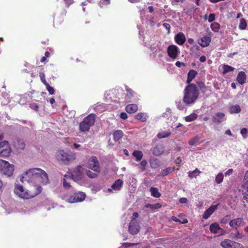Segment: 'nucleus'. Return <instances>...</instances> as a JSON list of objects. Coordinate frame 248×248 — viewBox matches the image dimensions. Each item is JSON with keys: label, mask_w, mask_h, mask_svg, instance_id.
I'll use <instances>...</instances> for the list:
<instances>
[{"label": "nucleus", "mask_w": 248, "mask_h": 248, "mask_svg": "<svg viewBox=\"0 0 248 248\" xmlns=\"http://www.w3.org/2000/svg\"><path fill=\"white\" fill-rule=\"evenodd\" d=\"M22 181L28 182L38 180L42 185H46L49 183L47 173L44 170L37 168L29 169L22 176Z\"/></svg>", "instance_id": "obj_1"}, {"label": "nucleus", "mask_w": 248, "mask_h": 248, "mask_svg": "<svg viewBox=\"0 0 248 248\" xmlns=\"http://www.w3.org/2000/svg\"><path fill=\"white\" fill-rule=\"evenodd\" d=\"M170 135V132L162 131L158 133L157 137L158 139H162L168 137Z\"/></svg>", "instance_id": "obj_37"}, {"label": "nucleus", "mask_w": 248, "mask_h": 248, "mask_svg": "<svg viewBox=\"0 0 248 248\" xmlns=\"http://www.w3.org/2000/svg\"><path fill=\"white\" fill-rule=\"evenodd\" d=\"M241 110V108L238 105L232 106L229 108V112L231 114L239 113Z\"/></svg>", "instance_id": "obj_29"}, {"label": "nucleus", "mask_w": 248, "mask_h": 248, "mask_svg": "<svg viewBox=\"0 0 248 248\" xmlns=\"http://www.w3.org/2000/svg\"><path fill=\"white\" fill-rule=\"evenodd\" d=\"M175 65L178 67H181L182 66H185L186 64L184 62L177 61L175 63Z\"/></svg>", "instance_id": "obj_55"}, {"label": "nucleus", "mask_w": 248, "mask_h": 248, "mask_svg": "<svg viewBox=\"0 0 248 248\" xmlns=\"http://www.w3.org/2000/svg\"><path fill=\"white\" fill-rule=\"evenodd\" d=\"M87 166L94 171L99 172L100 171L98 160L95 156H92L88 159Z\"/></svg>", "instance_id": "obj_7"}, {"label": "nucleus", "mask_w": 248, "mask_h": 248, "mask_svg": "<svg viewBox=\"0 0 248 248\" xmlns=\"http://www.w3.org/2000/svg\"><path fill=\"white\" fill-rule=\"evenodd\" d=\"M56 158L57 161L65 165H68L71 161L75 160L76 155L69 150L61 149L56 152Z\"/></svg>", "instance_id": "obj_4"}, {"label": "nucleus", "mask_w": 248, "mask_h": 248, "mask_svg": "<svg viewBox=\"0 0 248 248\" xmlns=\"http://www.w3.org/2000/svg\"><path fill=\"white\" fill-rule=\"evenodd\" d=\"M198 72L194 70H190L187 74L186 83L188 84H191L190 82L195 78Z\"/></svg>", "instance_id": "obj_21"}, {"label": "nucleus", "mask_w": 248, "mask_h": 248, "mask_svg": "<svg viewBox=\"0 0 248 248\" xmlns=\"http://www.w3.org/2000/svg\"><path fill=\"white\" fill-rule=\"evenodd\" d=\"M30 108L32 109H33L36 111H38V108H39V106L38 105L36 104V103H31L30 105Z\"/></svg>", "instance_id": "obj_49"}, {"label": "nucleus", "mask_w": 248, "mask_h": 248, "mask_svg": "<svg viewBox=\"0 0 248 248\" xmlns=\"http://www.w3.org/2000/svg\"><path fill=\"white\" fill-rule=\"evenodd\" d=\"M82 170L81 166L78 165L73 171L72 176L78 180L81 179L82 175Z\"/></svg>", "instance_id": "obj_12"}, {"label": "nucleus", "mask_w": 248, "mask_h": 248, "mask_svg": "<svg viewBox=\"0 0 248 248\" xmlns=\"http://www.w3.org/2000/svg\"><path fill=\"white\" fill-rule=\"evenodd\" d=\"M182 160L180 157H178L175 159L174 161L175 163L178 165V167L177 168V170H179V167L180 166V164L182 162Z\"/></svg>", "instance_id": "obj_52"}, {"label": "nucleus", "mask_w": 248, "mask_h": 248, "mask_svg": "<svg viewBox=\"0 0 248 248\" xmlns=\"http://www.w3.org/2000/svg\"><path fill=\"white\" fill-rule=\"evenodd\" d=\"M96 115L94 114H90L86 116L79 124V129L81 131H88L95 122Z\"/></svg>", "instance_id": "obj_5"}, {"label": "nucleus", "mask_w": 248, "mask_h": 248, "mask_svg": "<svg viewBox=\"0 0 248 248\" xmlns=\"http://www.w3.org/2000/svg\"><path fill=\"white\" fill-rule=\"evenodd\" d=\"M222 68L223 69L222 73L223 75L234 70V67L225 64L222 65Z\"/></svg>", "instance_id": "obj_28"}, {"label": "nucleus", "mask_w": 248, "mask_h": 248, "mask_svg": "<svg viewBox=\"0 0 248 248\" xmlns=\"http://www.w3.org/2000/svg\"><path fill=\"white\" fill-rule=\"evenodd\" d=\"M139 216V214L137 212H134L132 215V218L131 220H136V218H137Z\"/></svg>", "instance_id": "obj_61"}, {"label": "nucleus", "mask_w": 248, "mask_h": 248, "mask_svg": "<svg viewBox=\"0 0 248 248\" xmlns=\"http://www.w3.org/2000/svg\"><path fill=\"white\" fill-rule=\"evenodd\" d=\"M240 133L243 136L246 135L248 133V129L243 128L241 130Z\"/></svg>", "instance_id": "obj_57"}, {"label": "nucleus", "mask_w": 248, "mask_h": 248, "mask_svg": "<svg viewBox=\"0 0 248 248\" xmlns=\"http://www.w3.org/2000/svg\"><path fill=\"white\" fill-rule=\"evenodd\" d=\"M225 117V114L222 112H217L213 117V121L215 123H221Z\"/></svg>", "instance_id": "obj_18"}, {"label": "nucleus", "mask_w": 248, "mask_h": 248, "mask_svg": "<svg viewBox=\"0 0 248 248\" xmlns=\"http://www.w3.org/2000/svg\"><path fill=\"white\" fill-rule=\"evenodd\" d=\"M136 119L140 120L141 122H145L146 120V118L144 115V114L141 112L138 113L135 116Z\"/></svg>", "instance_id": "obj_38"}, {"label": "nucleus", "mask_w": 248, "mask_h": 248, "mask_svg": "<svg viewBox=\"0 0 248 248\" xmlns=\"http://www.w3.org/2000/svg\"><path fill=\"white\" fill-rule=\"evenodd\" d=\"M42 190V187L39 185H34L31 186L29 189H25L22 185L16 184L14 192L20 198L29 199L40 193Z\"/></svg>", "instance_id": "obj_2"}, {"label": "nucleus", "mask_w": 248, "mask_h": 248, "mask_svg": "<svg viewBox=\"0 0 248 248\" xmlns=\"http://www.w3.org/2000/svg\"><path fill=\"white\" fill-rule=\"evenodd\" d=\"M236 80L240 84H244L246 82L247 80L245 73L243 71L239 72L237 76Z\"/></svg>", "instance_id": "obj_19"}, {"label": "nucleus", "mask_w": 248, "mask_h": 248, "mask_svg": "<svg viewBox=\"0 0 248 248\" xmlns=\"http://www.w3.org/2000/svg\"><path fill=\"white\" fill-rule=\"evenodd\" d=\"M179 48L175 45H170L167 49L169 56L172 59H175L179 53Z\"/></svg>", "instance_id": "obj_10"}, {"label": "nucleus", "mask_w": 248, "mask_h": 248, "mask_svg": "<svg viewBox=\"0 0 248 248\" xmlns=\"http://www.w3.org/2000/svg\"><path fill=\"white\" fill-rule=\"evenodd\" d=\"M198 117L197 114L195 113H192L187 116L185 118V120L186 122H190L196 120Z\"/></svg>", "instance_id": "obj_32"}, {"label": "nucleus", "mask_w": 248, "mask_h": 248, "mask_svg": "<svg viewBox=\"0 0 248 248\" xmlns=\"http://www.w3.org/2000/svg\"><path fill=\"white\" fill-rule=\"evenodd\" d=\"M201 173V171L196 168L193 171H189L188 172V177L192 179L193 178H196V177L199 175Z\"/></svg>", "instance_id": "obj_30"}, {"label": "nucleus", "mask_w": 248, "mask_h": 248, "mask_svg": "<svg viewBox=\"0 0 248 248\" xmlns=\"http://www.w3.org/2000/svg\"><path fill=\"white\" fill-rule=\"evenodd\" d=\"M147 164V162L146 160L143 159L141 161V162L140 163V169L141 171H144L145 170H146L145 167H146Z\"/></svg>", "instance_id": "obj_43"}, {"label": "nucleus", "mask_w": 248, "mask_h": 248, "mask_svg": "<svg viewBox=\"0 0 248 248\" xmlns=\"http://www.w3.org/2000/svg\"><path fill=\"white\" fill-rule=\"evenodd\" d=\"M157 164L156 162H152L151 163V167L152 168H155L156 167Z\"/></svg>", "instance_id": "obj_64"}, {"label": "nucleus", "mask_w": 248, "mask_h": 248, "mask_svg": "<svg viewBox=\"0 0 248 248\" xmlns=\"http://www.w3.org/2000/svg\"><path fill=\"white\" fill-rule=\"evenodd\" d=\"M45 85L46 86V88L50 94H54L55 90L52 87L50 86L48 83Z\"/></svg>", "instance_id": "obj_44"}, {"label": "nucleus", "mask_w": 248, "mask_h": 248, "mask_svg": "<svg viewBox=\"0 0 248 248\" xmlns=\"http://www.w3.org/2000/svg\"><path fill=\"white\" fill-rule=\"evenodd\" d=\"M39 77L40 78V79L41 81L43 83L44 85H46L47 83L46 82V79H45V75L43 72H40L39 73Z\"/></svg>", "instance_id": "obj_46"}, {"label": "nucleus", "mask_w": 248, "mask_h": 248, "mask_svg": "<svg viewBox=\"0 0 248 248\" xmlns=\"http://www.w3.org/2000/svg\"><path fill=\"white\" fill-rule=\"evenodd\" d=\"M128 230L129 232L132 234H136L139 232L140 226L137 220H131L129 224Z\"/></svg>", "instance_id": "obj_9"}, {"label": "nucleus", "mask_w": 248, "mask_h": 248, "mask_svg": "<svg viewBox=\"0 0 248 248\" xmlns=\"http://www.w3.org/2000/svg\"><path fill=\"white\" fill-rule=\"evenodd\" d=\"M221 228L220 227L218 224L214 223L210 226V231L211 232L214 233H218L219 231L221 230Z\"/></svg>", "instance_id": "obj_24"}, {"label": "nucleus", "mask_w": 248, "mask_h": 248, "mask_svg": "<svg viewBox=\"0 0 248 248\" xmlns=\"http://www.w3.org/2000/svg\"><path fill=\"white\" fill-rule=\"evenodd\" d=\"M233 171V169H230L227 171L225 172V176L230 175L232 173Z\"/></svg>", "instance_id": "obj_60"}, {"label": "nucleus", "mask_w": 248, "mask_h": 248, "mask_svg": "<svg viewBox=\"0 0 248 248\" xmlns=\"http://www.w3.org/2000/svg\"><path fill=\"white\" fill-rule=\"evenodd\" d=\"M120 117L124 120H125L127 118V115L125 112H122L120 114Z\"/></svg>", "instance_id": "obj_58"}, {"label": "nucleus", "mask_w": 248, "mask_h": 248, "mask_svg": "<svg viewBox=\"0 0 248 248\" xmlns=\"http://www.w3.org/2000/svg\"><path fill=\"white\" fill-rule=\"evenodd\" d=\"M215 19V15L214 14H210L209 15L208 20L209 22H212Z\"/></svg>", "instance_id": "obj_53"}, {"label": "nucleus", "mask_w": 248, "mask_h": 248, "mask_svg": "<svg viewBox=\"0 0 248 248\" xmlns=\"http://www.w3.org/2000/svg\"><path fill=\"white\" fill-rule=\"evenodd\" d=\"M150 191L151 193V195L155 198H159L161 196L160 193L159 192L158 190L156 187H152Z\"/></svg>", "instance_id": "obj_31"}, {"label": "nucleus", "mask_w": 248, "mask_h": 248, "mask_svg": "<svg viewBox=\"0 0 248 248\" xmlns=\"http://www.w3.org/2000/svg\"><path fill=\"white\" fill-rule=\"evenodd\" d=\"M132 155L135 157L136 161H140L143 157L142 152L139 150H135L133 152Z\"/></svg>", "instance_id": "obj_27"}, {"label": "nucleus", "mask_w": 248, "mask_h": 248, "mask_svg": "<svg viewBox=\"0 0 248 248\" xmlns=\"http://www.w3.org/2000/svg\"><path fill=\"white\" fill-rule=\"evenodd\" d=\"M232 248H244V247L242 244L233 241V244L232 245Z\"/></svg>", "instance_id": "obj_47"}, {"label": "nucleus", "mask_w": 248, "mask_h": 248, "mask_svg": "<svg viewBox=\"0 0 248 248\" xmlns=\"http://www.w3.org/2000/svg\"><path fill=\"white\" fill-rule=\"evenodd\" d=\"M198 85L202 93H205L206 90V86L205 84L203 82H199L198 83Z\"/></svg>", "instance_id": "obj_41"}, {"label": "nucleus", "mask_w": 248, "mask_h": 248, "mask_svg": "<svg viewBox=\"0 0 248 248\" xmlns=\"http://www.w3.org/2000/svg\"><path fill=\"white\" fill-rule=\"evenodd\" d=\"M198 141H199V138L197 137H195L194 138L191 139L188 142V143L190 145L192 146V145H195Z\"/></svg>", "instance_id": "obj_48"}, {"label": "nucleus", "mask_w": 248, "mask_h": 248, "mask_svg": "<svg viewBox=\"0 0 248 248\" xmlns=\"http://www.w3.org/2000/svg\"><path fill=\"white\" fill-rule=\"evenodd\" d=\"M138 106L134 104H129L125 107V110L128 113H134L138 110Z\"/></svg>", "instance_id": "obj_22"}, {"label": "nucleus", "mask_w": 248, "mask_h": 248, "mask_svg": "<svg viewBox=\"0 0 248 248\" xmlns=\"http://www.w3.org/2000/svg\"><path fill=\"white\" fill-rule=\"evenodd\" d=\"M162 206L160 203H157L154 204H147L145 205L147 208H149L152 210H155L161 208Z\"/></svg>", "instance_id": "obj_35"}, {"label": "nucleus", "mask_w": 248, "mask_h": 248, "mask_svg": "<svg viewBox=\"0 0 248 248\" xmlns=\"http://www.w3.org/2000/svg\"><path fill=\"white\" fill-rule=\"evenodd\" d=\"M211 41V38L210 36H205L199 39L198 43L202 47H204L208 46Z\"/></svg>", "instance_id": "obj_14"}, {"label": "nucleus", "mask_w": 248, "mask_h": 248, "mask_svg": "<svg viewBox=\"0 0 248 248\" xmlns=\"http://www.w3.org/2000/svg\"><path fill=\"white\" fill-rule=\"evenodd\" d=\"M211 28L214 31H217L220 28V25L218 23L214 22L211 25Z\"/></svg>", "instance_id": "obj_42"}, {"label": "nucleus", "mask_w": 248, "mask_h": 248, "mask_svg": "<svg viewBox=\"0 0 248 248\" xmlns=\"http://www.w3.org/2000/svg\"><path fill=\"white\" fill-rule=\"evenodd\" d=\"M10 145L7 140L0 142V155L3 157L9 156L11 152Z\"/></svg>", "instance_id": "obj_6"}, {"label": "nucleus", "mask_w": 248, "mask_h": 248, "mask_svg": "<svg viewBox=\"0 0 248 248\" xmlns=\"http://www.w3.org/2000/svg\"><path fill=\"white\" fill-rule=\"evenodd\" d=\"M177 108L179 110H183L184 109L185 107H184V105L183 104V103L180 101L178 102V103L177 104Z\"/></svg>", "instance_id": "obj_56"}, {"label": "nucleus", "mask_w": 248, "mask_h": 248, "mask_svg": "<svg viewBox=\"0 0 248 248\" xmlns=\"http://www.w3.org/2000/svg\"><path fill=\"white\" fill-rule=\"evenodd\" d=\"M175 42L179 45H183L186 41V38L185 34L182 32L177 33L174 37Z\"/></svg>", "instance_id": "obj_16"}, {"label": "nucleus", "mask_w": 248, "mask_h": 248, "mask_svg": "<svg viewBox=\"0 0 248 248\" xmlns=\"http://www.w3.org/2000/svg\"><path fill=\"white\" fill-rule=\"evenodd\" d=\"M153 155L159 156L162 155L164 151V147L162 144H157L152 149Z\"/></svg>", "instance_id": "obj_15"}, {"label": "nucleus", "mask_w": 248, "mask_h": 248, "mask_svg": "<svg viewBox=\"0 0 248 248\" xmlns=\"http://www.w3.org/2000/svg\"><path fill=\"white\" fill-rule=\"evenodd\" d=\"M67 6L73 3V0H64Z\"/></svg>", "instance_id": "obj_62"}, {"label": "nucleus", "mask_w": 248, "mask_h": 248, "mask_svg": "<svg viewBox=\"0 0 248 248\" xmlns=\"http://www.w3.org/2000/svg\"><path fill=\"white\" fill-rule=\"evenodd\" d=\"M123 185V181L120 179L115 181V182L112 185L111 187L113 189L115 190H119L121 189Z\"/></svg>", "instance_id": "obj_23"}, {"label": "nucleus", "mask_w": 248, "mask_h": 248, "mask_svg": "<svg viewBox=\"0 0 248 248\" xmlns=\"http://www.w3.org/2000/svg\"><path fill=\"white\" fill-rule=\"evenodd\" d=\"M86 174L89 177L91 178H96L97 176L96 173L93 172L89 170L86 171Z\"/></svg>", "instance_id": "obj_45"}, {"label": "nucleus", "mask_w": 248, "mask_h": 248, "mask_svg": "<svg viewBox=\"0 0 248 248\" xmlns=\"http://www.w3.org/2000/svg\"><path fill=\"white\" fill-rule=\"evenodd\" d=\"M175 170L174 167H168L164 169L162 172V176H165L172 172Z\"/></svg>", "instance_id": "obj_33"}, {"label": "nucleus", "mask_w": 248, "mask_h": 248, "mask_svg": "<svg viewBox=\"0 0 248 248\" xmlns=\"http://www.w3.org/2000/svg\"><path fill=\"white\" fill-rule=\"evenodd\" d=\"M243 221V219L242 217L237 218L233 220H232L229 222L230 226L232 228L236 229L238 226L241 225Z\"/></svg>", "instance_id": "obj_20"}, {"label": "nucleus", "mask_w": 248, "mask_h": 248, "mask_svg": "<svg viewBox=\"0 0 248 248\" xmlns=\"http://www.w3.org/2000/svg\"><path fill=\"white\" fill-rule=\"evenodd\" d=\"M223 178L224 175L223 173L220 172L216 176L215 181L217 184H220L223 181Z\"/></svg>", "instance_id": "obj_40"}, {"label": "nucleus", "mask_w": 248, "mask_h": 248, "mask_svg": "<svg viewBox=\"0 0 248 248\" xmlns=\"http://www.w3.org/2000/svg\"><path fill=\"white\" fill-rule=\"evenodd\" d=\"M6 164L8 165L6 161L0 159V172H1L2 169L4 168L3 167H4V166Z\"/></svg>", "instance_id": "obj_50"}, {"label": "nucleus", "mask_w": 248, "mask_h": 248, "mask_svg": "<svg viewBox=\"0 0 248 248\" xmlns=\"http://www.w3.org/2000/svg\"><path fill=\"white\" fill-rule=\"evenodd\" d=\"M247 23L245 18H242L240 19L239 28L241 30H244L247 28Z\"/></svg>", "instance_id": "obj_34"}, {"label": "nucleus", "mask_w": 248, "mask_h": 248, "mask_svg": "<svg viewBox=\"0 0 248 248\" xmlns=\"http://www.w3.org/2000/svg\"><path fill=\"white\" fill-rule=\"evenodd\" d=\"M67 179H70V178L67 175H65L63 179V185L65 188L69 189L71 187V185L70 183L67 182Z\"/></svg>", "instance_id": "obj_36"}, {"label": "nucleus", "mask_w": 248, "mask_h": 248, "mask_svg": "<svg viewBox=\"0 0 248 248\" xmlns=\"http://www.w3.org/2000/svg\"><path fill=\"white\" fill-rule=\"evenodd\" d=\"M233 241L225 239L220 243V246L223 248H232Z\"/></svg>", "instance_id": "obj_26"}, {"label": "nucleus", "mask_w": 248, "mask_h": 248, "mask_svg": "<svg viewBox=\"0 0 248 248\" xmlns=\"http://www.w3.org/2000/svg\"><path fill=\"white\" fill-rule=\"evenodd\" d=\"M85 194L83 192H78L70 196L68 199V202L70 203H75L80 202L84 200Z\"/></svg>", "instance_id": "obj_8"}, {"label": "nucleus", "mask_w": 248, "mask_h": 248, "mask_svg": "<svg viewBox=\"0 0 248 248\" xmlns=\"http://www.w3.org/2000/svg\"><path fill=\"white\" fill-rule=\"evenodd\" d=\"M218 205H211L209 208L205 210L202 217L206 219H207L217 208Z\"/></svg>", "instance_id": "obj_17"}, {"label": "nucleus", "mask_w": 248, "mask_h": 248, "mask_svg": "<svg viewBox=\"0 0 248 248\" xmlns=\"http://www.w3.org/2000/svg\"><path fill=\"white\" fill-rule=\"evenodd\" d=\"M123 132L121 130H118L114 131L113 133V140L115 141H118L123 136Z\"/></svg>", "instance_id": "obj_25"}, {"label": "nucleus", "mask_w": 248, "mask_h": 248, "mask_svg": "<svg viewBox=\"0 0 248 248\" xmlns=\"http://www.w3.org/2000/svg\"><path fill=\"white\" fill-rule=\"evenodd\" d=\"M171 219H172V220H173L175 222H180V220L175 216L171 217ZM187 222V219H185L183 222H181V223H186Z\"/></svg>", "instance_id": "obj_51"}, {"label": "nucleus", "mask_w": 248, "mask_h": 248, "mask_svg": "<svg viewBox=\"0 0 248 248\" xmlns=\"http://www.w3.org/2000/svg\"><path fill=\"white\" fill-rule=\"evenodd\" d=\"M179 202L181 203H186L187 202V199L186 198H181L179 200Z\"/></svg>", "instance_id": "obj_59"}, {"label": "nucleus", "mask_w": 248, "mask_h": 248, "mask_svg": "<svg viewBox=\"0 0 248 248\" xmlns=\"http://www.w3.org/2000/svg\"><path fill=\"white\" fill-rule=\"evenodd\" d=\"M163 26L164 28H165L168 31V32L170 33V25L169 23H164L163 24Z\"/></svg>", "instance_id": "obj_54"}, {"label": "nucleus", "mask_w": 248, "mask_h": 248, "mask_svg": "<svg viewBox=\"0 0 248 248\" xmlns=\"http://www.w3.org/2000/svg\"><path fill=\"white\" fill-rule=\"evenodd\" d=\"M206 58L204 56H202L200 57L199 60L201 62H203L206 61Z\"/></svg>", "instance_id": "obj_63"}, {"label": "nucleus", "mask_w": 248, "mask_h": 248, "mask_svg": "<svg viewBox=\"0 0 248 248\" xmlns=\"http://www.w3.org/2000/svg\"><path fill=\"white\" fill-rule=\"evenodd\" d=\"M125 90L126 91V96L128 98H131L132 97L134 96V92L131 89L129 88L128 87H126Z\"/></svg>", "instance_id": "obj_39"}, {"label": "nucleus", "mask_w": 248, "mask_h": 248, "mask_svg": "<svg viewBox=\"0 0 248 248\" xmlns=\"http://www.w3.org/2000/svg\"><path fill=\"white\" fill-rule=\"evenodd\" d=\"M7 164L8 165H5L4 167H3V169H2L1 171V173L3 174L10 177L11 176L14 170V166L12 164H10L7 161Z\"/></svg>", "instance_id": "obj_11"}, {"label": "nucleus", "mask_w": 248, "mask_h": 248, "mask_svg": "<svg viewBox=\"0 0 248 248\" xmlns=\"http://www.w3.org/2000/svg\"><path fill=\"white\" fill-rule=\"evenodd\" d=\"M13 146L17 150H22L24 149L26 145L23 140L16 138L14 141Z\"/></svg>", "instance_id": "obj_13"}, {"label": "nucleus", "mask_w": 248, "mask_h": 248, "mask_svg": "<svg viewBox=\"0 0 248 248\" xmlns=\"http://www.w3.org/2000/svg\"><path fill=\"white\" fill-rule=\"evenodd\" d=\"M200 94L196 85L191 83L187 85L184 91L183 102L186 105L194 104Z\"/></svg>", "instance_id": "obj_3"}]
</instances>
